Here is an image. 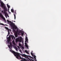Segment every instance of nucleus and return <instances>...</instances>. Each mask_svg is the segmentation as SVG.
<instances>
[{"instance_id": "nucleus-1", "label": "nucleus", "mask_w": 61, "mask_h": 61, "mask_svg": "<svg viewBox=\"0 0 61 61\" xmlns=\"http://www.w3.org/2000/svg\"><path fill=\"white\" fill-rule=\"evenodd\" d=\"M13 46V45L11 43H10V45H8V47L11 50H10V52L13 53L14 55L15 56H16V57H17L18 58V56H20V55H19V54L17 52H15L12 51V49L11 48V47L12 48V46Z\"/></svg>"}, {"instance_id": "nucleus-2", "label": "nucleus", "mask_w": 61, "mask_h": 61, "mask_svg": "<svg viewBox=\"0 0 61 61\" xmlns=\"http://www.w3.org/2000/svg\"><path fill=\"white\" fill-rule=\"evenodd\" d=\"M1 5H0L1 6V7L2 8H4V14H5L7 13V12H6V11H7V9L5 7V5L3 2L2 1H1L0 2Z\"/></svg>"}, {"instance_id": "nucleus-3", "label": "nucleus", "mask_w": 61, "mask_h": 61, "mask_svg": "<svg viewBox=\"0 0 61 61\" xmlns=\"http://www.w3.org/2000/svg\"><path fill=\"white\" fill-rule=\"evenodd\" d=\"M7 21L8 23H11L10 24V26L13 29H17V27L16 26H15V23H12V22L11 21L9 20H7Z\"/></svg>"}, {"instance_id": "nucleus-4", "label": "nucleus", "mask_w": 61, "mask_h": 61, "mask_svg": "<svg viewBox=\"0 0 61 61\" xmlns=\"http://www.w3.org/2000/svg\"><path fill=\"white\" fill-rule=\"evenodd\" d=\"M22 41V37L21 36L20 37V38H17L16 39V42H21Z\"/></svg>"}, {"instance_id": "nucleus-5", "label": "nucleus", "mask_w": 61, "mask_h": 61, "mask_svg": "<svg viewBox=\"0 0 61 61\" xmlns=\"http://www.w3.org/2000/svg\"><path fill=\"white\" fill-rule=\"evenodd\" d=\"M33 57L35 59L34 60H35V61L33 59H29V58L28 57H27V58H28V59H29V60H30V61H37L36 60V56L35 55H34Z\"/></svg>"}, {"instance_id": "nucleus-6", "label": "nucleus", "mask_w": 61, "mask_h": 61, "mask_svg": "<svg viewBox=\"0 0 61 61\" xmlns=\"http://www.w3.org/2000/svg\"><path fill=\"white\" fill-rule=\"evenodd\" d=\"M7 41L9 43L10 41H11V38L9 37H7Z\"/></svg>"}, {"instance_id": "nucleus-7", "label": "nucleus", "mask_w": 61, "mask_h": 61, "mask_svg": "<svg viewBox=\"0 0 61 61\" xmlns=\"http://www.w3.org/2000/svg\"><path fill=\"white\" fill-rule=\"evenodd\" d=\"M21 31L18 30V29L16 30V33H17L19 34L21 33Z\"/></svg>"}, {"instance_id": "nucleus-8", "label": "nucleus", "mask_w": 61, "mask_h": 61, "mask_svg": "<svg viewBox=\"0 0 61 61\" xmlns=\"http://www.w3.org/2000/svg\"><path fill=\"white\" fill-rule=\"evenodd\" d=\"M11 36L12 40H14V39H15V37L14 36H13L12 35H11Z\"/></svg>"}, {"instance_id": "nucleus-9", "label": "nucleus", "mask_w": 61, "mask_h": 61, "mask_svg": "<svg viewBox=\"0 0 61 61\" xmlns=\"http://www.w3.org/2000/svg\"><path fill=\"white\" fill-rule=\"evenodd\" d=\"M18 54H19V55H20L22 56H24V57H26V55L25 54H20L19 53H18Z\"/></svg>"}, {"instance_id": "nucleus-10", "label": "nucleus", "mask_w": 61, "mask_h": 61, "mask_svg": "<svg viewBox=\"0 0 61 61\" xmlns=\"http://www.w3.org/2000/svg\"><path fill=\"white\" fill-rule=\"evenodd\" d=\"M14 16L15 19V18L16 17L15 16V15H16V12H15V13H14Z\"/></svg>"}, {"instance_id": "nucleus-11", "label": "nucleus", "mask_w": 61, "mask_h": 61, "mask_svg": "<svg viewBox=\"0 0 61 61\" xmlns=\"http://www.w3.org/2000/svg\"><path fill=\"white\" fill-rule=\"evenodd\" d=\"M25 46L26 47H27V48L28 49V45H27V43H25Z\"/></svg>"}, {"instance_id": "nucleus-12", "label": "nucleus", "mask_w": 61, "mask_h": 61, "mask_svg": "<svg viewBox=\"0 0 61 61\" xmlns=\"http://www.w3.org/2000/svg\"><path fill=\"white\" fill-rule=\"evenodd\" d=\"M0 12H1V10L0 9V17H3V15L0 13Z\"/></svg>"}, {"instance_id": "nucleus-13", "label": "nucleus", "mask_w": 61, "mask_h": 61, "mask_svg": "<svg viewBox=\"0 0 61 61\" xmlns=\"http://www.w3.org/2000/svg\"><path fill=\"white\" fill-rule=\"evenodd\" d=\"M25 39L26 40L27 42H28V38H27V37L26 36V38Z\"/></svg>"}, {"instance_id": "nucleus-14", "label": "nucleus", "mask_w": 61, "mask_h": 61, "mask_svg": "<svg viewBox=\"0 0 61 61\" xmlns=\"http://www.w3.org/2000/svg\"><path fill=\"white\" fill-rule=\"evenodd\" d=\"M4 14L6 17V18H7V13H4Z\"/></svg>"}, {"instance_id": "nucleus-15", "label": "nucleus", "mask_w": 61, "mask_h": 61, "mask_svg": "<svg viewBox=\"0 0 61 61\" xmlns=\"http://www.w3.org/2000/svg\"><path fill=\"white\" fill-rule=\"evenodd\" d=\"M20 33L21 34V36H24V32H20Z\"/></svg>"}, {"instance_id": "nucleus-16", "label": "nucleus", "mask_w": 61, "mask_h": 61, "mask_svg": "<svg viewBox=\"0 0 61 61\" xmlns=\"http://www.w3.org/2000/svg\"><path fill=\"white\" fill-rule=\"evenodd\" d=\"M7 5L8 8H10V6L9 5H8V4H7Z\"/></svg>"}, {"instance_id": "nucleus-17", "label": "nucleus", "mask_w": 61, "mask_h": 61, "mask_svg": "<svg viewBox=\"0 0 61 61\" xmlns=\"http://www.w3.org/2000/svg\"><path fill=\"white\" fill-rule=\"evenodd\" d=\"M12 43H13V45H15V41H14L13 40L12 41Z\"/></svg>"}, {"instance_id": "nucleus-18", "label": "nucleus", "mask_w": 61, "mask_h": 61, "mask_svg": "<svg viewBox=\"0 0 61 61\" xmlns=\"http://www.w3.org/2000/svg\"><path fill=\"white\" fill-rule=\"evenodd\" d=\"M11 11L12 12V13H14V10L13 9H11Z\"/></svg>"}, {"instance_id": "nucleus-19", "label": "nucleus", "mask_w": 61, "mask_h": 61, "mask_svg": "<svg viewBox=\"0 0 61 61\" xmlns=\"http://www.w3.org/2000/svg\"><path fill=\"white\" fill-rule=\"evenodd\" d=\"M15 49L16 51H18V48H17L16 47Z\"/></svg>"}, {"instance_id": "nucleus-20", "label": "nucleus", "mask_w": 61, "mask_h": 61, "mask_svg": "<svg viewBox=\"0 0 61 61\" xmlns=\"http://www.w3.org/2000/svg\"><path fill=\"white\" fill-rule=\"evenodd\" d=\"M19 46H21V44H20V43H19Z\"/></svg>"}, {"instance_id": "nucleus-21", "label": "nucleus", "mask_w": 61, "mask_h": 61, "mask_svg": "<svg viewBox=\"0 0 61 61\" xmlns=\"http://www.w3.org/2000/svg\"><path fill=\"white\" fill-rule=\"evenodd\" d=\"M0 25H4V24L3 23H0Z\"/></svg>"}, {"instance_id": "nucleus-22", "label": "nucleus", "mask_w": 61, "mask_h": 61, "mask_svg": "<svg viewBox=\"0 0 61 61\" xmlns=\"http://www.w3.org/2000/svg\"><path fill=\"white\" fill-rule=\"evenodd\" d=\"M15 37H17L18 36H17V35L16 34L15 35Z\"/></svg>"}, {"instance_id": "nucleus-23", "label": "nucleus", "mask_w": 61, "mask_h": 61, "mask_svg": "<svg viewBox=\"0 0 61 61\" xmlns=\"http://www.w3.org/2000/svg\"><path fill=\"white\" fill-rule=\"evenodd\" d=\"M25 52L26 53H27L28 52V51H27L26 50H25Z\"/></svg>"}, {"instance_id": "nucleus-24", "label": "nucleus", "mask_w": 61, "mask_h": 61, "mask_svg": "<svg viewBox=\"0 0 61 61\" xmlns=\"http://www.w3.org/2000/svg\"><path fill=\"white\" fill-rule=\"evenodd\" d=\"M21 47L22 49H24V47H22V46H21Z\"/></svg>"}, {"instance_id": "nucleus-25", "label": "nucleus", "mask_w": 61, "mask_h": 61, "mask_svg": "<svg viewBox=\"0 0 61 61\" xmlns=\"http://www.w3.org/2000/svg\"><path fill=\"white\" fill-rule=\"evenodd\" d=\"M31 54L32 56H33V53H32L31 52Z\"/></svg>"}, {"instance_id": "nucleus-26", "label": "nucleus", "mask_w": 61, "mask_h": 61, "mask_svg": "<svg viewBox=\"0 0 61 61\" xmlns=\"http://www.w3.org/2000/svg\"><path fill=\"white\" fill-rule=\"evenodd\" d=\"M28 57H29L30 58V57H31V56H28Z\"/></svg>"}, {"instance_id": "nucleus-27", "label": "nucleus", "mask_w": 61, "mask_h": 61, "mask_svg": "<svg viewBox=\"0 0 61 61\" xmlns=\"http://www.w3.org/2000/svg\"><path fill=\"white\" fill-rule=\"evenodd\" d=\"M17 47L19 49H20V47H19V46H18Z\"/></svg>"}, {"instance_id": "nucleus-28", "label": "nucleus", "mask_w": 61, "mask_h": 61, "mask_svg": "<svg viewBox=\"0 0 61 61\" xmlns=\"http://www.w3.org/2000/svg\"><path fill=\"white\" fill-rule=\"evenodd\" d=\"M9 8H8V11L9 12Z\"/></svg>"}, {"instance_id": "nucleus-29", "label": "nucleus", "mask_w": 61, "mask_h": 61, "mask_svg": "<svg viewBox=\"0 0 61 61\" xmlns=\"http://www.w3.org/2000/svg\"><path fill=\"white\" fill-rule=\"evenodd\" d=\"M6 29H7L8 30H9V29L8 28H6Z\"/></svg>"}, {"instance_id": "nucleus-30", "label": "nucleus", "mask_w": 61, "mask_h": 61, "mask_svg": "<svg viewBox=\"0 0 61 61\" xmlns=\"http://www.w3.org/2000/svg\"><path fill=\"white\" fill-rule=\"evenodd\" d=\"M9 36V34H8L7 35V36L6 37H7V36Z\"/></svg>"}, {"instance_id": "nucleus-31", "label": "nucleus", "mask_w": 61, "mask_h": 61, "mask_svg": "<svg viewBox=\"0 0 61 61\" xmlns=\"http://www.w3.org/2000/svg\"><path fill=\"white\" fill-rule=\"evenodd\" d=\"M4 20L5 21V23H6V20L5 19Z\"/></svg>"}, {"instance_id": "nucleus-32", "label": "nucleus", "mask_w": 61, "mask_h": 61, "mask_svg": "<svg viewBox=\"0 0 61 61\" xmlns=\"http://www.w3.org/2000/svg\"><path fill=\"white\" fill-rule=\"evenodd\" d=\"M1 12H2V13H4V12H3V10H1Z\"/></svg>"}, {"instance_id": "nucleus-33", "label": "nucleus", "mask_w": 61, "mask_h": 61, "mask_svg": "<svg viewBox=\"0 0 61 61\" xmlns=\"http://www.w3.org/2000/svg\"><path fill=\"white\" fill-rule=\"evenodd\" d=\"M7 17H9V16L8 15V14H7Z\"/></svg>"}, {"instance_id": "nucleus-34", "label": "nucleus", "mask_w": 61, "mask_h": 61, "mask_svg": "<svg viewBox=\"0 0 61 61\" xmlns=\"http://www.w3.org/2000/svg\"><path fill=\"white\" fill-rule=\"evenodd\" d=\"M8 34H9H9H10V32H9V31H8Z\"/></svg>"}, {"instance_id": "nucleus-35", "label": "nucleus", "mask_w": 61, "mask_h": 61, "mask_svg": "<svg viewBox=\"0 0 61 61\" xmlns=\"http://www.w3.org/2000/svg\"><path fill=\"white\" fill-rule=\"evenodd\" d=\"M27 54H29V53H28V52L27 53Z\"/></svg>"}, {"instance_id": "nucleus-36", "label": "nucleus", "mask_w": 61, "mask_h": 61, "mask_svg": "<svg viewBox=\"0 0 61 61\" xmlns=\"http://www.w3.org/2000/svg\"><path fill=\"white\" fill-rule=\"evenodd\" d=\"M20 51V52H21V53H22V51Z\"/></svg>"}, {"instance_id": "nucleus-37", "label": "nucleus", "mask_w": 61, "mask_h": 61, "mask_svg": "<svg viewBox=\"0 0 61 61\" xmlns=\"http://www.w3.org/2000/svg\"><path fill=\"white\" fill-rule=\"evenodd\" d=\"M14 21V22H15V21Z\"/></svg>"}, {"instance_id": "nucleus-38", "label": "nucleus", "mask_w": 61, "mask_h": 61, "mask_svg": "<svg viewBox=\"0 0 61 61\" xmlns=\"http://www.w3.org/2000/svg\"><path fill=\"white\" fill-rule=\"evenodd\" d=\"M32 58V59H33V57Z\"/></svg>"}, {"instance_id": "nucleus-39", "label": "nucleus", "mask_w": 61, "mask_h": 61, "mask_svg": "<svg viewBox=\"0 0 61 61\" xmlns=\"http://www.w3.org/2000/svg\"><path fill=\"white\" fill-rule=\"evenodd\" d=\"M5 0V1H6V0Z\"/></svg>"}]
</instances>
